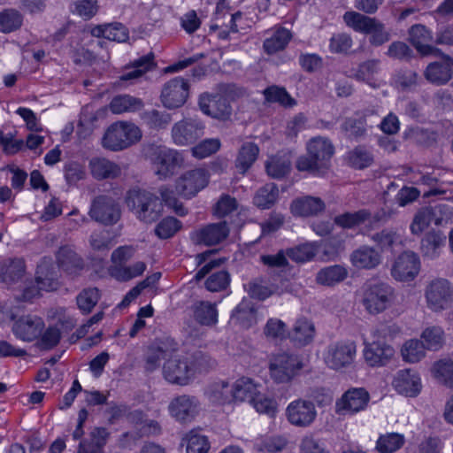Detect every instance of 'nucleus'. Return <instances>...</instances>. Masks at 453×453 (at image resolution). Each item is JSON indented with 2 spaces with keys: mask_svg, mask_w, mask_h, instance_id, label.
I'll return each instance as SVG.
<instances>
[{
  "mask_svg": "<svg viewBox=\"0 0 453 453\" xmlns=\"http://www.w3.org/2000/svg\"><path fill=\"white\" fill-rule=\"evenodd\" d=\"M307 156L300 157L296 164L298 171L320 174L327 168V162L334 154V146L324 137H315L307 144Z\"/></svg>",
  "mask_w": 453,
  "mask_h": 453,
  "instance_id": "1",
  "label": "nucleus"
},
{
  "mask_svg": "<svg viewBox=\"0 0 453 453\" xmlns=\"http://www.w3.org/2000/svg\"><path fill=\"white\" fill-rule=\"evenodd\" d=\"M127 204L141 221L151 224L163 212V203L157 196L145 189L134 188L128 191Z\"/></svg>",
  "mask_w": 453,
  "mask_h": 453,
  "instance_id": "2",
  "label": "nucleus"
},
{
  "mask_svg": "<svg viewBox=\"0 0 453 453\" xmlns=\"http://www.w3.org/2000/svg\"><path fill=\"white\" fill-rule=\"evenodd\" d=\"M141 139L142 131L135 124L117 121L105 130L101 144L105 150L117 152L129 148Z\"/></svg>",
  "mask_w": 453,
  "mask_h": 453,
  "instance_id": "3",
  "label": "nucleus"
},
{
  "mask_svg": "<svg viewBox=\"0 0 453 453\" xmlns=\"http://www.w3.org/2000/svg\"><path fill=\"white\" fill-rule=\"evenodd\" d=\"M393 296V288L388 284L369 280L362 288L361 303L369 314L376 315L389 307Z\"/></svg>",
  "mask_w": 453,
  "mask_h": 453,
  "instance_id": "4",
  "label": "nucleus"
},
{
  "mask_svg": "<svg viewBox=\"0 0 453 453\" xmlns=\"http://www.w3.org/2000/svg\"><path fill=\"white\" fill-rule=\"evenodd\" d=\"M195 374V366L191 357L182 355L172 348L170 355L163 365L165 379L173 384L187 385Z\"/></svg>",
  "mask_w": 453,
  "mask_h": 453,
  "instance_id": "5",
  "label": "nucleus"
},
{
  "mask_svg": "<svg viewBox=\"0 0 453 453\" xmlns=\"http://www.w3.org/2000/svg\"><path fill=\"white\" fill-rule=\"evenodd\" d=\"M36 284L27 286L21 295L22 301H31L40 295L41 290L50 291L58 288V274L50 258L44 257L37 265Z\"/></svg>",
  "mask_w": 453,
  "mask_h": 453,
  "instance_id": "6",
  "label": "nucleus"
},
{
  "mask_svg": "<svg viewBox=\"0 0 453 453\" xmlns=\"http://www.w3.org/2000/svg\"><path fill=\"white\" fill-rule=\"evenodd\" d=\"M205 123L198 117H188L173 124L171 135L178 146L194 144L205 134Z\"/></svg>",
  "mask_w": 453,
  "mask_h": 453,
  "instance_id": "7",
  "label": "nucleus"
},
{
  "mask_svg": "<svg viewBox=\"0 0 453 453\" xmlns=\"http://www.w3.org/2000/svg\"><path fill=\"white\" fill-rule=\"evenodd\" d=\"M425 298L431 311L434 312L444 311L453 302V288L446 279H434L426 285Z\"/></svg>",
  "mask_w": 453,
  "mask_h": 453,
  "instance_id": "8",
  "label": "nucleus"
},
{
  "mask_svg": "<svg viewBox=\"0 0 453 453\" xmlns=\"http://www.w3.org/2000/svg\"><path fill=\"white\" fill-rule=\"evenodd\" d=\"M303 366L297 355L283 352L271 360L270 373L277 383H287L298 374Z\"/></svg>",
  "mask_w": 453,
  "mask_h": 453,
  "instance_id": "9",
  "label": "nucleus"
},
{
  "mask_svg": "<svg viewBox=\"0 0 453 453\" xmlns=\"http://www.w3.org/2000/svg\"><path fill=\"white\" fill-rule=\"evenodd\" d=\"M357 345L353 341H338L329 344L324 354L326 365L334 370L349 367L354 361Z\"/></svg>",
  "mask_w": 453,
  "mask_h": 453,
  "instance_id": "10",
  "label": "nucleus"
},
{
  "mask_svg": "<svg viewBox=\"0 0 453 453\" xmlns=\"http://www.w3.org/2000/svg\"><path fill=\"white\" fill-rule=\"evenodd\" d=\"M189 96V83L183 77L171 79L163 85L160 101L164 107L174 110L185 104Z\"/></svg>",
  "mask_w": 453,
  "mask_h": 453,
  "instance_id": "11",
  "label": "nucleus"
},
{
  "mask_svg": "<svg viewBox=\"0 0 453 453\" xmlns=\"http://www.w3.org/2000/svg\"><path fill=\"white\" fill-rule=\"evenodd\" d=\"M89 216L104 225H113L120 219V208L116 201L108 196H98L92 200Z\"/></svg>",
  "mask_w": 453,
  "mask_h": 453,
  "instance_id": "12",
  "label": "nucleus"
},
{
  "mask_svg": "<svg viewBox=\"0 0 453 453\" xmlns=\"http://www.w3.org/2000/svg\"><path fill=\"white\" fill-rule=\"evenodd\" d=\"M152 161L157 167L156 174L163 180L173 175L175 170L181 165L183 159L175 150L156 147L153 149Z\"/></svg>",
  "mask_w": 453,
  "mask_h": 453,
  "instance_id": "13",
  "label": "nucleus"
},
{
  "mask_svg": "<svg viewBox=\"0 0 453 453\" xmlns=\"http://www.w3.org/2000/svg\"><path fill=\"white\" fill-rule=\"evenodd\" d=\"M168 410L171 416L177 421L189 423L199 413L200 402L196 396L182 395L170 402Z\"/></svg>",
  "mask_w": 453,
  "mask_h": 453,
  "instance_id": "14",
  "label": "nucleus"
},
{
  "mask_svg": "<svg viewBox=\"0 0 453 453\" xmlns=\"http://www.w3.org/2000/svg\"><path fill=\"white\" fill-rule=\"evenodd\" d=\"M370 395L364 388H351L346 391L335 403V411L340 415L355 414L365 410Z\"/></svg>",
  "mask_w": 453,
  "mask_h": 453,
  "instance_id": "15",
  "label": "nucleus"
},
{
  "mask_svg": "<svg viewBox=\"0 0 453 453\" xmlns=\"http://www.w3.org/2000/svg\"><path fill=\"white\" fill-rule=\"evenodd\" d=\"M198 105L206 115L221 120L229 119L232 108L226 97L219 94H202L199 96Z\"/></svg>",
  "mask_w": 453,
  "mask_h": 453,
  "instance_id": "16",
  "label": "nucleus"
},
{
  "mask_svg": "<svg viewBox=\"0 0 453 453\" xmlns=\"http://www.w3.org/2000/svg\"><path fill=\"white\" fill-rule=\"evenodd\" d=\"M288 420L298 427L311 426L316 418L317 411L312 402L298 399L291 402L286 410Z\"/></svg>",
  "mask_w": 453,
  "mask_h": 453,
  "instance_id": "17",
  "label": "nucleus"
},
{
  "mask_svg": "<svg viewBox=\"0 0 453 453\" xmlns=\"http://www.w3.org/2000/svg\"><path fill=\"white\" fill-rule=\"evenodd\" d=\"M208 183V177L203 169H194L183 173L175 185L176 192L186 198L196 196Z\"/></svg>",
  "mask_w": 453,
  "mask_h": 453,
  "instance_id": "18",
  "label": "nucleus"
},
{
  "mask_svg": "<svg viewBox=\"0 0 453 453\" xmlns=\"http://www.w3.org/2000/svg\"><path fill=\"white\" fill-rule=\"evenodd\" d=\"M419 269L418 257L412 251H405L395 261L391 274L398 281H411L418 274Z\"/></svg>",
  "mask_w": 453,
  "mask_h": 453,
  "instance_id": "19",
  "label": "nucleus"
},
{
  "mask_svg": "<svg viewBox=\"0 0 453 453\" xmlns=\"http://www.w3.org/2000/svg\"><path fill=\"white\" fill-rule=\"evenodd\" d=\"M229 234V227L226 221L208 224L191 234V239L196 244L213 246L220 243Z\"/></svg>",
  "mask_w": 453,
  "mask_h": 453,
  "instance_id": "20",
  "label": "nucleus"
},
{
  "mask_svg": "<svg viewBox=\"0 0 453 453\" xmlns=\"http://www.w3.org/2000/svg\"><path fill=\"white\" fill-rule=\"evenodd\" d=\"M364 357L370 366H383L394 356V349L384 341L372 340L371 342L364 340Z\"/></svg>",
  "mask_w": 453,
  "mask_h": 453,
  "instance_id": "21",
  "label": "nucleus"
},
{
  "mask_svg": "<svg viewBox=\"0 0 453 453\" xmlns=\"http://www.w3.org/2000/svg\"><path fill=\"white\" fill-rule=\"evenodd\" d=\"M44 328L43 320L37 316H23L12 326L13 334L25 342H32L38 338Z\"/></svg>",
  "mask_w": 453,
  "mask_h": 453,
  "instance_id": "22",
  "label": "nucleus"
},
{
  "mask_svg": "<svg viewBox=\"0 0 453 453\" xmlns=\"http://www.w3.org/2000/svg\"><path fill=\"white\" fill-rule=\"evenodd\" d=\"M393 386L399 394L410 397L419 394L422 387L419 376L411 369L399 371L393 380Z\"/></svg>",
  "mask_w": 453,
  "mask_h": 453,
  "instance_id": "23",
  "label": "nucleus"
},
{
  "mask_svg": "<svg viewBox=\"0 0 453 453\" xmlns=\"http://www.w3.org/2000/svg\"><path fill=\"white\" fill-rule=\"evenodd\" d=\"M453 59L449 56H443L441 61L429 64L425 72V78L433 84H446L452 77Z\"/></svg>",
  "mask_w": 453,
  "mask_h": 453,
  "instance_id": "24",
  "label": "nucleus"
},
{
  "mask_svg": "<svg viewBox=\"0 0 453 453\" xmlns=\"http://www.w3.org/2000/svg\"><path fill=\"white\" fill-rule=\"evenodd\" d=\"M326 209L324 201L316 196H305L295 199L290 205L291 212L295 216H317Z\"/></svg>",
  "mask_w": 453,
  "mask_h": 453,
  "instance_id": "25",
  "label": "nucleus"
},
{
  "mask_svg": "<svg viewBox=\"0 0 453 453\" xmlns=\"http://www.w3.org/2000/svg\"><path fill=\"white\" fill-rule=\"evenodd\" d=\"M350 261L358 269L372 270L380 264L381 255L377 249L363 245L351 253Z\"/></svg>",
  "mask_w": 453,
  "mask_h": 453,
  "instance_id": "26",
  "label": "nucleus"
},
{
  "mask_svg": "<svg viewBox=\"0 0 453 453\" xmlns=\"http://www.w3.org/2000/svg\"><path fill=\"white\" fill-rule=\"evenodd\" d=\"M156 66L154 62V54L149 53L134 60L131 65L125 67L119 80L122 81H130L133 83L135 80L142 77L148 71Z\"/></svg>",
  "mask_w": 453,
  "mask_h": 453,
  "instance_id": "27",
  "label": "nucleus"
},
{
  "mask_svg": "<svg viewBox=\"0 0 453 453\" xmlns=\"http://www.w3.org/2000/svg\"><path fill=\"white\" fill-rule=\"evenodd\" d=\"M431 34L423 25L417 24L409 30V40L411 43L423 55L437 53L440 50L431 45Z\"/></svg>",
  "mask_w": 453,
  "mask_h": 453,
  "instance_id": "28",
  "label": "nucleus"
},
{
  "mask_svg": "<svg viewBox=\"0 0 453 453\" xmlns=\"http://www.w3.org/2000/svg\"><path fill=\"white\" fill-rule=\"evenodd\" d=\"M92 176L96 180L116 179L121 175V168L104 157H94L89 162Z\"/></svg>",
  "mask_w": 453,
  "mask_h": 453,
  "instance_id": "29",
  "label": "nucleus"
},
{
  "mask_svg": "<svg viewBox=\"0 0 453 453\" xmlns=\"http://www.w3.org/2000/svg\"><path fill=\"white\" fill-rule=\"evenodd\" d=\"M58 266L66 273L74 277L83 270L81 257L70 247H62L57 253Z\"/></svg>",
  "mask_w": 453,
  "mask_h": 453,
  "instance_id": "30",
  "label": "nucleus"
},
{
  "mask_svg": "<svg viewBox=\"0 0 453 453\" xmlns=\"http://www.w3.org/2000/svg\"><path fill=\"white\" fill-rule=\"evenodd\" d=\"M193 318L201 326H212L218 323L216 303L196 301L192 305Z\"/></svg>",
  "mask_w": 453,
  "mask_h": 453,
  "instance_id": "31",
  "label": "nucleus"
},
{
  "mask_svg": "<svg viewBox=\"0 0 453 453\" xmlns=\"http://www.w3.org/2000/svg\"><path fill=\"white\" fill-rule=\"evenodd\" d=\"M314 334V325L310 320L302 318L296 321L292 331L288 333V337L296 346L303 347L313 341Z\"/></svg>",
  "mask_w": 453,
  "mask_h": 453,
  "instance_id": "32",
  "label": "nucleus"
},
{
  "mask_svg": "<svg viewBox=\"0 0 453 453\" xmlns=\"http://www.w3.org/2000/svg\"><path fill=\"white\" fill-rule=\"evenodd\" d=\"M25 273V263L20 258H9L0 263V281L11 285L19 281Z\"/></svg>",
  "mask_w": 453,
  "mask_h": 453,
  "instance_id": "33",
  "label": "nucleus"
},
{
  "mask_svg": "<svg viewBox=\"0 0 453 453\" xmlns=\"http://www.w3.org/2000/svg\"><path fill=\"white\" fill-rule=\"evenodd\" d=\"M171 349L166 342L153 344L148 348L144 357V369L148 372L157 370L164 359L166 361Z\"/></svg>",
  "mask_w": 453,
  "mask_h": 453,
  "instance_id": "34",
  "label": "nucleus"
},
{
  "mask_svg": "<svg viewBox=\"0 0 453 453\" xmlns=\"http://www.w3.org/2000/svg\"><path fill=\"white\" fill-rule=\"evenodd\" d=\"M143 106L144 104L141 98L123 94L118 95L111 99L109 109L114 114H122L140 111Z\"/></svg>",
  "mask_w": 453,
  "mask_h": 453,
  "instance_id": "35",
  "label": "nucleus"
},
{
  "mask_svg": "<svg viewBox=\"0 0 453 453\" xmlns=\"http://www.w3.org/2000/svg\"><path fill=\"white\" fill-rule=\"evenodd\" d=\"M141 119L146 127L153 131L165 130L173 121L172 114L157 109L144 111L141 114Z\"/></svg>",
  "mask_w": 453,
  "mask_h": 453,
  "instance_id": "36",
  "label": "nucleus"
},
{
  "mask_svg": "<svg viewBox=\"0 0 453 453\" xmlns=\"http://www.w3.org/2000/svg\"><path fill=\"white\" fill-rule=\"evenodd\" d=\"M445 242L446 236L441 232L426 233L421 240L420 250L423 256L430 259L437 257Z\"/></svg>",
  "mask_w": 453,
  "mask_h": 453,
  "instance_id": "37",
  "label": "nucleus"
},
{
  "mask_svg": "<svg viewBox=\"0 0 453 453\" xmlns=\"http://www.w3.org/2000/svg\"><path fill=\"white\" fill-rule=\"evenodd\" d=\"M343 20L345 24L354 31L368 35L378 19L360 12L351 11L344 13Z\"/></svg>",
  "mask_w": 453,
  "mask_h": 453,
  "instance_id": "38",
  "label": "nucleus"
},
{
  "mask_svg": "<svg viewBox=\"0 0 453 453\" xmlns=\"http://www.w3.org/2000/svg\"><path fill=\"white\" fill-rule=\"evenodd\" d=\"M371 218V212L366 209H362L357 211H347L342 214H339L334 217V224L344 229H352L355 228Z\"/></svg>",
  "mask_w": 453,
  "mask_h": 453,
  "instance_id": "39",
  "label": "nucleus"
},
{
  "mask_svg": "<svg viewBox=\"0 0 453 453\" xmlns=\"http://www.w3.org/2000/svg\"><path fill=\"white\" fill-rule=\"evenodd\" d=\"M348 271L345 267L335 265L325 267L319 271L316 276L318 284L323 286H334L346 279Z\"/></svg>",
  "mask_w": 453,
  "mask_h": 453,
  "instance_id": "40",
  "label": "nucleus"
},
{
  "mask_svg": "<svg viewBox=\"0 0 453 453\" xmlns=\"http://www.w3.org/2000/svg\"><path fill=\"white\" fill-rule=\"evenodd\" d=\"M291 161L288 154L275 155L265 164L267 173L274 179L285 177L290 171Z\"/></svg>",
  "mask_w": 453,
  "mask_h": 453,
  "instance_id": "41",
  "label": "nucleus"
},
{
  "mask_svg": "<svg viewBox=\"0 0 453 453\" xmlns=\"http://www.w3.org/2000/svg\"><path fill=\"white\" fill-rule=\"evenodd\" d=\"M206 395L216 404H225L233 400L232 388L226 381L213 382L208 387Z\"/></svg>",
  "mask_w": 453,
  "mask_h": 453,
  "instance_id": "42",
  "label": "nucleus"
},
{
  "mask_svg": "<svg viewBox=\"0 0 453 453\" xmlns=\"http://www.w3.org/2000/svg\"><path fill=\"white\" fill-rule=\"evenodd\" d=\"M259 149L253 142H245L240 149L235 161V166L239 172L244 174L256 161Z\"/></svg>",
  "mask_w": 453,
  "mask_h": 453,
  "instance_id": "43",
  "label": "nucleus"
},
{
  "mask_svg": "<svg viewBox=\"0 0 453 453\" xmlns=\"http://www.w3.org/2000/svg\"><path fill=\"white\" fill-rule=\"evenodd\" d=\"M292 38L291 32L285 28H278L270 38L264 42L265 51L268 54H274L286 48Z\"/></svg>",
  "mask_w": 453,
  "mask_h": 453,
  "instance_id": "44",
  "label": "nucleus"
},
{
  "mask_svg": "<svg viewBox=\"0 0 453 453\" xmlns=\"http://www.w3.org/2000/svg\"><path fill=\"white\" fill-rule=\"evenodd\" d=\"M278 195L279 189L276 184L268 183L256 192L253 203L258 208L268 209L274 204Z\"/></svg>",
  "mask_w": 453,
  "mask_h": 453,
  "instance_id": "45",
  "label": "nucleus"
},
{
  "mask_svg": "<svg viewBox=\"0 0 453 453\" xmlns=\"http://www.w3.org/2000/svg\"><path fill=\"white\" fill-rule=\"evenodd\" d=\"M23 16L16 9H4L0 12V32L9 34L21 27Z\"/></svg>",
  "mask_w": 453,
  "mask_h": 453,
  "instance_id": "46",
  "label": "nucleus"
},
{
  "mask_svg": "<svg viewBox=\"0 0 453 453\" xmlns=\"http://www.w3.org/2000/svg\"><path fill=\"white\" fill-rule=\"evenodd\" d=\"M233 400L251 402L257 393L256 385L248 378H242L231 385Z\"/></svg>",
  "mask_w": 453,
  "mask_h": 453,
  "instance_id": "47",
  "label": "nucleus"
},
{
  "mask_svg": "<svg viewBox=\"0 0 453 453\" xmlns=\"http://www.w3.org/2000/svg\"><path fill=\"white\" fill-rule=\"evenodd\" d=\"M404 436L398 433L381 434L376 441V449L380 453H394L404 444Z\"/></svg>",
  "mask_w": 453,
  "mask_h": 453,
  "instance_id": "48",
  "label": "nucleus"
},
{
  "mask_svg": "<svg viewBox=\"0 0 453 453\" xmlns=\"http://www.w3.org/2000/svg\"><path fill=\"white\" fill-rule=\"evenodd\" d=\"M368 127L365 124L364 119L354 116L344 119L341 125L342 132L349 139L359 140L366 135V128Z\"/></svg>",
  "mask_w": 453,
  "mask_h": 453,
  "instance_id": "49",
  "label": "nucleus"
},
{
  "mask_svg": "<svg viewBox=\"0 0 453 453\" xmlns=\"http://www.w3.org/2000/svg\"><path fill=\"white\" fill-rule=\"evenodd\" d=\"M349 165L356 169L369 167L373 163V155L365 146L358 145L349 152Z\"/></svg>",
  "mask_w": 453,
  "mask_h": 453,
  "instance_id": "50",
  "label": "nucleus"
},
{
  "mask_svg": "<svg viewBox=\"0 0 453 453\" xmlns=\"http://www.w3.org/2000/svg\"><path fill=\"white\" fill-rule=\"evenodd\" d=\"M379 70L380 61L377 59H370L361 63L353 76L357 81L366 82L375 87L374 76L378 73Z\"/></svg>",
  "mask_w": 453,
  "mask_h": 453,
  "instance_id": "51",
  "label": "nucleus"
},
{
  "mask_svg": "<svg viewBox=\"0 0 453 453\" xmlns=\"http://www.w3.org/2000/svg\"><path fill=\"white\" fill-rule=\"evenodd\" d=\"M424 343L417 339L407 341L402 347L401 353L403 360L416 363L421 360L426 354Z\"/></svg>",
  "mask_w": 453,
  "mask_h": 453,
  "instance_id": "52",
  "label": "nucleus"
},
{
  "mask_svg": "<svg viewBox=\"0 0 453 453\" xmlns=\"http://www.w3.org/2000/svg\"><path fill=\"white\" fill-rule=\"evenodd\" d=\"M183 441L187 443V453H207L210 449V442L207 437L196 431H190L185 435Z\"/></svg>",
  "mask_w": 453,
  "mask_h": 453,
  "instance_id": "53",
  "label": "nucleus"
},
{
  "mask_svg": "<svg viewBox=\"0 0 453 453\" xmlns=\"http://www.w3.org/2000/svg\"><path fill=\"white\" fill-rule=\"evenodd\" d=\"M434 377L444 385L453 387V361L450 359L439 360L433 366Z\"/></svg>",
  "mask_w": 453,
  "mask_h": 453,
  "instance_id": "54",
  "label": "nucleus"
},
{
  "mask_svg": "<svg viewBox=\"0 0 453 453\" xmlns=\"http://www.w3.org/2000/svg\"><path fill=\"white\" fill-rule=\"evenodd\" d=\"M110 433L106 428L95 427L89 434V441L87 442V453H103Z\"/></svg>",
  "mask_w": 453,
  "mask_h": 453,
  "instance_id": "55",
  "label": "nucleus"
},
{
  "mask_svg": "<svg viewBox=\"0 0 453 453\" xmlns=\"http://www.w3.org/2000/svg\"><path fill=\"white\" fill-rule=\"evenodd\" d=\"M317 254V248L312 243H303L287 250L286 255L296 263H304L311 260Z\"/></svg>",
  "mask_w": 453,
  "mask_h": 453,
  "instance_id": "56",
  "label": "nucleus"
},
{
  "mask_svg": "<svg viewBox=\"0 0 453 453\" xmlns=\"http://www.w3.org/2000/svg\"><path fill=\"white\" fill-rule=\"evenodd\" d=\"M221 146L220 140L218 138L204 139L198 142L191 149L192 155L198 158L203 159L216 153Z\"/></svg>",
  "mask_w": 453,
  "mask_h": 453,
  "instance_id": "57",
  "label": "nucleus"
},
{
  "mask_svg": "<svg viewBox=\"0 0 453 453\" xmlns=\"http://www.w3.org/2000/svg\"><path fill=\"white\" fill-rule=\"evenodd\" d=\"M427 349L437 350L443 344V330L440 326H431L425 329L421 334Z\"/></svg>",
  "mask_w": 453,
  "mask_h": 453,
  "instance_id": "58",
  "label": "nucleus"
},
{
  "mask_svg": "<svg viewBox=\"0 0 453 453\" xmlns=\"http://www.w3.org/2000/svg\"><path fill=\"white\" fill-rule=\"evenodd\" d=\"M265 100L270 103H279L283 106H292L295 100L290 96L283 88L272 86L264 90Z\"/></svg>",
  "mask_w": 453,
  "mask_h": 453,
  "instance_id": "59",
  "label": "nucleus"
},
{
  "mask_svg": "<svg viewBox=\"0 0 453 453\" xmlns=\"http://www.w3.org/2000/svg\"><path fill=\"white\" fill-rule=\"evenodd\" d=\"M180 227V221L173 217H166L157 225L155 234L160 239H168L173 236Z\"/></svg>",
  "mask_w": 453,
  "mask_h": 453,
  "instance_id": "60",
  "label": "nucleus"
},
{
  "mask_svg": "<svg viewBox=\"0 0 453 453\" xmlns=\"http://www.w3.org/2000/svg\"><path fill=\"white\" fill-rule=\"evenodd\" d=\"M429 208L435 225L442 226L453 222V208L449 204L441 203Z\"/></svg>",
  "mask_w": 453,
  "mask_h": 453,
  "instance_id": "61",
  "label": "nucleus"
},
{
  "mask_svg": "<svg viewBox=\"0 0 453 453\" xmlns=\"http://www.w3.org/2000/svg\"><path fill=\"white\" fill-rule=\"evenodd\" d=\"M230 283V274L224 270L211 273L205 280V288L211 292L225 290Z\"/></svg>",
  "mask_w": 453,
  "mask_h": 453,
  "instance_id": "62",
  "label": "nucleus"
},
{
  "mask_svg": "<svg viewBox=\"0 0 453 453\" xmlns=\"http://www.w3.org/2000/svg\"><path fill=\"white\" fill-rule=\"evenodd\" d=\"M90 246L93 250L97 251L98 255L107 256L111 247V240L108 231H100L93 233L90 236Z\"/></svg>",
  "mask_w": 453,
  "mask_h": 453,
  "instance_id": "63",
  "label": "nucleus"
},
{
  "mask_svg": "<svg viewBox=\"0 0 453 453\" xmlns=\"http://www.w3.org/2000/svg\"><path fill=\"white\" fill-rule=\"evenodd\" d=\"M299 453H330L326 444L312 434L305 435L300 442Z\"/></svg>",
  "mask_w": 453,
  "mask_h": 453,
  "instance_id": "64",
  "label": "nucleus"
}]
</instances>
